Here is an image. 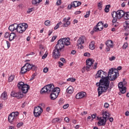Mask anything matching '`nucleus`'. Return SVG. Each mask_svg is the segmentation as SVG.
<instances>
[{"instance_id": "6", "label": "nucleus", "mask_w": 129, "mask_h": 129, "mask_svg": "<svg viewBox=\"0 0 129 129\" xmlns=\"http://www.w3.org/2000/svg\"><path fill=\"white\" fill-rule=\"evenodd\" d=\"M17 32L20 34H23L27 29H28V24L27 23H21L17 25Z\"/></svg>"}, {"instance_id": "20", "label": "nucleus", "mask_w": 129, "mask_h": 129, "mask_svg": "<svg viewBox=\"0 0 129 129\" xmlns=\"http://www.w3.org/2000/svg\"><path fill=\"white\" fill-rule=\"evenodd\" d=\"M103 71L102 70H99L97 74H96L95 78H96V79H97V78H101V74L103 73Z\"/></svg>"}, {"instance_id": "39", "label": "nucleus", "mask_w": 129, "mask_h": 129, "mask_svg": "<svg viewBox=\"0 0 129 129\" xmlns=\"http://www.w3.org/2000/svg\"><path fill=\"white\" fill-rule=\"evenodd\" d=\"M75 4H76V8H77V7H79V6H81V2L75 1Z\"/></svg>"}, {"instance_id": "17", "label": "nucleus", "mask_w": 129, "mask_h": 129, "mask_svg": "<svg viewBox=\"0 0 129 129\" xmlns=\"http://www.w3.org/2000/svg\"><path fill=\"white\" fill-rule=\"evenodd\" d=\"M43 0H32V4L36 7H38L40 5V3H42Z\"/></svg>"}, {"instance_id": "59", "label": "nucleus", "mask_w": 129, "mask_h": 129, "mask_svg": "<svg viewBox=\"0 0 129 129\" xmlns=\"http://www.w3.org/2000/svg\"><path fill=\"white\" fill-rule=\"evenodd\" d=\"M121 83H122L123 86H125V85H126V82L125 81L124 79L123 80V81L121 82Z\"/></svg>"}, {"instance_id": "64", "label": "nucleus", "mask_w": 129, "mask_h": 129, "mask_svg": "<svg viewBox=\"0 0 129 129\" xmlns=\"http://www.w3.org/2000/svg\"><path fill=\"white\" fill-rule=\"evenodd\" d=\"M72 4H70V5H68V10H71V9L72 8Z\"/></svg>"}, {"instance_id": "16", "label": "nucleus", "mask_w": 129, "mask_h": 129, "mask_svg": "<svg viewBox=\"0 0 129 129\" xmlns=\"http://www.w3.org/2000/svg\"><path fill=\"white\" fill-rule=\"evenodd\" d=\"M84 40H85V36L80 37L78 40L77 45H82V44H84Z\"/></svg>"}, {"instance_id": "51", "label": "nucleus", "mask_w": 129, "mask_h": 129, "mask_svg": "<svg viewBox=\"0 0 129 129\" xmlns=\"http://www.w3.org/2000/svg\"><path fill=\"white\" fill-rule=\"evenodd\" d=\"M92 120H93L94 118H96V113H94L91 115Z\"/></svg>"}, {"instance_id": "3", "label": "nucleus", "mask_w": 129, "mask_h": 129, "mask_svg": "<svg viewBox=\"0 0 129 129\" xmlns=\"http://www.w3.org/2000/svg\"><path fill=\"white\" fill-rule=\"evenodd\" d=\"M124 15V11L120 10L116 11H113L111 13V16L113 18L112 23H116L117 21V19L120 20V19L123 17Z\"/></svg>"}, {"instance_id": "44", "label": "nucleus", "mask_w": 129, "mask_h": 129, "mask_svg": "<svg viewBox=\"0 0 129 129\" xmlns=\"http://www.w3.org/2000/svg\"><path fill=\"white\" fill-rule=\"evenodd\" d=\"M33 11H34V8L29 9L27 10V14H31V13H32V12H33Z\"/></svg>"}, {"instance_id": "49", "label": "nucleus", "mask_w": 129, "mask_h": 129, "mask_svg": "<svg viewBox=\"0 0 129 129\" xmlns=\"http://www.w3.org/2000/svg\"><path fill=\"white\" fill-rule=\"evenodd\" d=\"M84 56L85 57H90V53L89 52H86L84 53Z\"/></svg>"}, {"instance_id": "26", "label": "nucleus", "mask_w": 129, "mask_h": 129, "mask_svg": "<svg viewBox=\"0 0 129 129\" xmlns=\"http://www.w3.org/2000/svg\"><path fill=\"white\" fill-rule=\"evenodd\" d=\"M105 44L106 45V47H113L112 41H111V40L106 41Z\"/></svg>"}, {"instance_id": "24", "label": "nucleus", "mask_w": 129, "mask_h": 129, "mask_svg": "<svg viewBox=\"0 0 129 129\" xmlns=\"http://www.w3.org/2000/svg\"><path fill=\"white\" fill-rule=\"evenodd\" d=\"M120 92L119 93V95H121V94H124V93L126 91V87H123V88H121L119 89Z\"/></svg>"}, {"instance_id": "61", "label": "nucleus", "mask_w": 129, "mask_h": 129, "mask_svg": "<svg viewBox=\"0 0 129 129\" xmlns=\"http://www.w3.org/2000/svg\"><path fill=\"white\" fill-rule=\"evenodd\" d=\"M60 61H61L62 62H63V63H66V60L65 59V58L61 57L60 58Z\"/></svg>"}, {"instance_id": "50", "label": "nucleus", "mask_w": 129, "mask_h": 129, "mask_svg": "<svg viewBox=\"0 0 129 129\" xmlns=\"http://www.w3.org/2000/svg\"><path fill=\"white\" fill-rule=\"evenodd\" d=\"M48 71H49V69H48V68H44L43 69L44 73H47V72H48Z\"/></svg>"}, {"instance_id": "4", "label": "nucleus", "mask_w": 129, "mask_h": 129, "mask_svg": "<svg viewBox=\"0 0 129 129\" xmlns=\"http://www.w3.org/2000/svg\"><path fill=\"white\" fill-rule=\"evenodd\" d=\"M96 86L98 87L97 89L98 96H100L103 92H106L107 91V88L105 86V84L103 82V80H100L99 82H97L96 84Z\"/></svg>"}, {"instance_id": "40", "label": "nucleus", "mask_w": 129, "mask_h": 129, "mask_svg": "<svg viewBox=\"0 0 129 129\" xmlns=\"http://www.w3.org/2000/svg\"><path fill=\"white\" fill-rule=\"evenodd\" d=\"M100 26L103 27V22L100 21L98 22L96 25V27H100Z\"/></svg>"}, {"instance_id": "37", "label": "nucleus", "mask_w": 129, "mask_h": 129, "mask_svg": "<svg viewBox=\"0 0 129 129\" xmlns=\"http://www.w3.org/2000/svg\"><path fill=\"white\" fill-rule=\"evenodd\" d=\"M67 80V81H71V82H75V81H76V79L73 78H70L68 79Z\"/></svg>"}, {"instance_id": "33", "label": "nucleus", "mask_w": 129, "mask_h": 129, "mask_svg": "<svg viewBox=\"0 0 129 129\" xmlns=\"http://www.w3.org/2000/svg\"><path fill=\"white\" fill-rule=\"evenodd\" d=\"M93 29H94V31H95V32H98V31H102V30H103V27H100V29L99 28L96 27V26L94 27Z\"/></svg>"}, {"instance_id": "60", "label": "nucleus", "mask_w": 129, "mask_h": 129, "mask_svg": "<svg viewBox=\"0 0 129 129\" xmlns=\"http://www.w3.org/2000/svg\"><path fill=\"white\" fill-rule=\"evenodd\" d=\"M114 86V85L113 84V82H111L110 84V86L109 85V87H111V88H113V87Z\"/></svg>"}, {"instance_id": "11", "label": "nucleus", "mask_w": 129, "mask_h": 129, "mask_svg": "<svg viewBox=\"0 0 129 129\" xmlns=\"http://www.w3.org/2000/svg\"><path fill=\"white\" fill-rule=\"evenodd\" d=\"M18 24L14 23V24L11 25L9 27V30L11 31V32H14V31L17 30V32H18Z\"/></svg>"}, {"instance_id": "45", "label": "nucleus", "mask_w": 129, "mask_h": 129, "mask_svg": "<svg viewBox=\"0 0 129 129\" xmlns=\"http://www.w3.org/2000/svg\"><path fill=\"white\" fill-rule=\"evenodd\" d=\"M50 23H51V21H50V20H46L45 21L44 24L45 26H50Z\"/></svg>"}, {"instance_id": "54", "label": "nucleus", "mask_w": 129, "mask_h": 129, "mask_svg": "<svg viewBox=\"0 0 129 129\" xmlns=\"http://www.w3.org/2000/svg\"><path fill=\"white\" fill-rule=\"evenodd\" d=\"M71 5H72V7L73 8H76V3H75V1L72 2Z\"/></svg>"}, {"instance_id": "1", "label": "nucleus", "mask_w": 129, "mask_h": 129, "mask_svg": "<svg viewBox=\"0 0 129 129\" xmlns=\"http://www.w3.org/2000/svg\"><path fill=\"white\" fill-rule=\"evenodd\" d=\"M17 87H18V89L21 91L17 92L12 91L11 93V96L16 97L17 99L23 98L24 96L23 93L26 94L29 91V89H30V86L27 84H25L23 82H19L17 84Z\"/></svg>"}, {"instance_id": "41", "label": "nucleus", "mask_w": 129, "mask_h": 129, "mask_svg": "<svg viewBox=\"0 0 129 129\" xmlns=\"http://www.w3.org/2000/svg\"><path fill=\"white\" fill-rule=\"evenodd\" d=\"M118 87L119 88V89H120V88H123V86L122 85V83H121V82H119L118 84Z\"/></svg>"}, {"instance_id": "29", "label": "nucleus", "mask_w": 129, "mask_h": 129, "mask_svg": "<svg viewBox=\"0 0 129 129\" xmlns=\"http://www.w3.org/2000/svg\"><path fill=\"white\" fill-rule=\"evenodd\" d=\"M123 18L124 20H129V12H127L126 13L124 12Z\"/></svg>"}, {"instance_id": "2", "label": "nucleus", "mask_w": 129, "mask_h": 129, "mask_svg": "<svg viewBox=\"0 0 129 129\" xmlns=\"http://www.w3.org/2000/svg\"><path fill=\"white\" fill-rule=\"evenodd\" d=\"M63 48H64L63 42H61L59 39L58 40L52 52V55L54 59H59V57L61 56L60 51H61Z\"/></svg>"}, {"instance_id": "43", "label": "nucleus", "mask_w": 129, "mask_h": 129, "mask_svg": "<svg viewBox=\"0 0 129 129\" xmlns=\"http://www.w3.org/2000/svg\"><path fill=\"white\" fill-rule=\"evenodd\" d=\"M90 16V11L86 12V14L84 16V18H87Z\"/></svg>"}, {"instance_id": "63", "label": "nucleus", "mask_w": 129, "mask_h": 129, "mask_svg": "<svg viewBox=\"0 0 129 129\" xmlns=\"http://www.w3.org/2000/svg\"><path fill=\"white\" fill-rule=\"evenodd\" d=\"M81 14V11H76L75 12V15H80Z\"/></svg>"}, {"instance_id": "46", "label": "nucleus", "mask_w": 129, "mask_h": 129, "mask_svg": "<svg viewBox=\"0 0 129 129\" xmlns=\"http://www.w3.org/2000/svg\"><path fill=\"white\" fill-rule=\"evenodd\" d=\"M127 48V42H124L123 46H122V49H126Z\"/></svg>"}, {"instance_id": "56", "label": "nucleus", "mask_w": 129, "mask_h": 129, "mask_svg": "<svg viewBox=\"0 0 129 129\" xmlns=\"http://www.w3.org/2000/svg\"><path fill=\"white\" fill-rule=\"evenodd\" d=\"M61 0H57L56 2V6H60V5H61Z\"/></svg>"}, {"instance_id": "42", "label": "nucleus", "mask_w": 129, "mask_h": 129, "mask_svg": "<svg viewBox=\"0 0 129 129\" xmlns=\"http://www.w3.org/2000/svg\"><path fill=\"white\" fill-rule=\"evenodd\" d=\"M63 103H64V99L60 98L58 101V104L61 105V104H63Z\"/></svg>"}, {"instance_id": "38", "label": "nucleus", "mask_w": 129, "mask_h": 129, "mask_svg": "<svg viewBox=\"0 0 129 129\" xmlns=\"http://www.w3.org/2000/svg\"><path fill=\"white\" fill-rule=\"evenodd\" d=\"M37 69V66L34 64H32L31 70H32V71H36Z\"/></svg>"}, {"instance_id": "23", "label": "nucleus", "mask_w": 129, "mask_h": 129, "mask_svg": "<svg viewBox=\"0 0 129 129\" xmlns=\"http://www.w3.org/2000/svg\"><path fill=\"white\" fill-rule=\"evenodd\" d=\"M97 124L99 126H101V125H105V122H104V119H101L97 123Z\"/></svg>"}, {"instance_id": "15", "label": "nucleus", "mask_w": 129, "mask_h": 129, "mask_svg": "<svg viewBox=\"0 0 129 129\" xmlns=\"http://www.w3.org/2000/svg\"><path fill=\"white\" fill-rule=\"evenodd\" d=\"M17 38V34L15 33V32H12L10 33V35L9 36V41L10 42H12L13 40L14 39H16Z\"/></svg>"}, {"instance_id": "10", "label": "nucleus", "mask_w": 129, "mask_h": 129, "mask_svg": "<svg viewBox=\"0 0 129 129\" xmlns=\"http://www.w3.org/2000/svg\"><path fill=\"white\" fill-rule=\"evenodd\" d=\"M86 67H84L83 68V69L84 70H87V71H88V69H90V67H91V65L93 64V62H94V60H93V59L89 58L86 60Z\"/></svg>"}, {"instance_id": "31", "label": "nucleus", "mask_w": 129, "mask_h": 129, "mask_svg": "<svg viewBox=\"0 0 129 129\" xmlns=\"http://www.w3.org/2000/svg\"><path fill=\"white\" fill-rule=\"evenodd\" d=\"M103 113H102V115H103V116H104V115H105V116H106V117H110V114H109V113H108V112H107L106 111H103Z\"/></svg>"}, {"instance_id": "13", "label": "nucleus", "mask_w": 129, "mask_h": 129, "mask_svg": "<svg viewBox=\"0 0 129 129\" xmlns=\"http://www.w3.org/2000/svg\"><path fill=\"white\" fill-rule=\"evenodd\" d=\"M85 95H86V93H85V92H81L76 95V98L77 99H80L81 98L85 97Z\"/></svg>"}, {"instance_id": "58", "label": "nucleus", "mask_w": 129, "mask_h": 129, "mask_svg": "<svg viewBox=\"0 0 129 129\" xmlns=\"http://www.w3.org/2000/svg\"><path fill=\"white\" fill-rule=\"evenodd\" d=\"M109 61H113V60H115V56H112L109 58Z\"/></svg>"}, {"instance_id": "9", "label": "nucleus", "mask_w": 129, "mask_h": 129, "mask_svg": "<svg viewBox=\"0 0 129 129\" xmlns=\"http://www.w3.org/2000/svg\"><path fill=\"white\" fill-rule=\"evenodd\" d=\"M60 93V88H58L56 90L52 91L51 93H50V99L51 100H55L57 97H58V95Z\"/></svg>"}, {"instance_id": "53", "label": "nucleus", "mask_w": 129, "mask_h": 129, "mask_svg": "<svg viewBox=\"0 0 129 129\" xmlns=\"http://www.w3.org/2000/svg\"><path fill=\"white\" fill-rule=\"evenodd\" d=\"M68 107H69V104H66L63 106V108H64V109H66V108H68Z\"/></svg>"}, {"instance_id": "12", "label": "nucleus", "mask_w": 129, "mask_h": 129, "mask_svg": "<svg viewBox=\"0 0 129 129\" xmlns=\"http://www.w3.org/2000/svg\"><path fill=\"white\" fill-rule=\"evenodd\" d=\"M61 42H62V44H63V45L66 46H69L71 43L69 41L70 39L69 38H61L59 39Z\"/></svg>"}, {"instance_id": "28", "label": "nucleus", "mask_w": 129, "mask_h": 129, "mask_svg": "<svg viewBox=\"0 0 129 129\" xmlns=\"http://www.w3.org/2000/svg\"><path fill=\"white\" fill-rule=\"evenodd\" d=\"M94 44H95V42H94V41L91 42L89 46L90 50H94L95 49Z\"/></svg>"}, {"instance_id": "32", "label": "nucleus", "mask_w": 129, "mask_h": 129, "mask_svg": "<svg viewBox=\"0 0 129 129\" xmlns=\"http://www.w3.org/2000/svg\"><path fill=\"white\" fill-rule=\"evenodd\" d=\"M62 121V119H60L59 118H55L52 120V122L56 123V122H61Z\"/></svg>"}, {"instance_id": "55", "label": "nucleus", "mask_w": 129, "mask_h": 129, "mask_svg": "<svg viewBox=\"0 0 129 129\" xmlns=\"http://www.w3.org/2000/svg\"><path fill=\"white\" fill-rule=\"evenodd\" d=\"M7 45V48L9 49L10 47H11V43H10V42L9 41H6Z\"/></svg>"}, {"instance_id": "36", "label": "nucleus", "mask_w": 129, "mask_h": 129, "mask_svg": "<svg viewBox=\"0 0 129 129\" xmlns=\"http://www.w3.org/2000/svg\"><path fill=\"white\" fill-rule=\"evenodd\" d=\"M69 25H70V21H67L66 23L63 24V27H65L66 28H67Z\"/></svg>"}, {"instance_id": "34", "label": "nucleus", "mask_w": 129, "mask_h": 129, "mask_svg": "<svg viewBox=\"0 0 129 129\" xmlns=\"http://www.w3.org/2000/svg\"><path fill=\"white\" fill-rule=\"evenodd\" d=\"M109 8H110V6L109 5H106L105 6V9H104V11H105V13H108V12H109Z\"/></svg>"}, {"instance_id": "18", "label": "nucleus", "mask_w": 129, "mask_h": 129, "mask_svg": "<svg viewBox=\"0 0 129 129\" xmlns=\"http://www.w3.org/2000/svg\"><path fill=\"white\" fill-rule=\"evenodd\" d=\"M28 71L26 67L24 64V66L21 69L20 73L22 75H24V74H25V73H26V72H28Z\"/></svg>"}, {"instance_id": "35", "label": "nucleus", "mask_w": 129, "mask_h": 129, "mask_svg": "<svg viewBox=\"0 0 129 129\" xmlns=\"http://www.w3.org/2000/svg\"><path fill=\"white\" fill-rule=\"evenodd\" d=\"M11 114H12V115H13L14 117H17V116L19 115V112L16 111V112H12Z\"/></svg>"}, {"instance_id": "7", "label": "nucleus", "mask_w": 129, "mask_h": 129, "mask_svg": "<svg viewBox=\"0 0 129 129\" xmlns=\"http://www.w3.org/2000/svg\"><path fill=\"white\" fill-rule=\"evenodd\" d=\"M110 75H108L107 77H103V76H102V77L101 79L103 81L104 84H105V86L106 88L108 89L109 88V84H110V82L109 81V78L111 79V76H109Z\"/></svg>"}, {"instance_id": "30", "label": "nucleus", "mask_w": 129, "mask_h": 129, "mask_svg": "<svg viewBox=\"0 0 129 129\" xmlns=\"http://www.w3.org/2000/svg\"><path fill=\"white\" fill-rule=\"evenodd\" d=\"M14 79H15V75L10 76L8 79V82H13Z\"/></svg>"}, {"instance_id": "19", "label": "nucleus", "mask_w": 129, "mask_h": 129, "mask_svg": "<svg viewBox=\"0 0 129 129\" xmlns=\"http://www.w3.org/2000/svg\"><path fill=\"white\" fill-rule=\"evenodd\" d=\"M1 98L4 100H7L8 99V93L7 92H4L2 94Z\"/></svg>"}, {"instance_id": "47", "label": "nucleus", "mask_w": 129, "mask_h": 129, "mask_svg": "<svg viewBox=\"0 0 129 129\" xmlns=\"http://www.w3.org/2000/svg\"><path fill=\"white\" fill-rule=\"evenodd\" d=\"M10 33L7 32L6 33H5V38H6V39H8V38H10Z\"/></svg>"}, {"instance_id": "21", "label": "nucleus", "mask_w": 129, "mask_h": 129, "mask_svg": "<svg viewBox=\"0 0 129 129\" xmlns=\"http://www.w3.org/2000/svg\"><path fill=\"white\" fill-rule=\"evenodd\" d=\"M119 74L118 73L114 74L113 75H111V78L110 79V81H114L117 77H118V75Z\"/></svg>"}, {"instance_id": "8", "label": "nucleus", "mask_w": 129, "mask_h": 129, "mask_svg": "<svg viewBox=\"0 0 129 129\" xmlns=\"http://www.w3.org/2000/svg\"><path fill=\"white\" fill-rule=\"evenodd\" d=\"M43 112V109L40 106H37V107H35L33 111V113L35 117H39L40 115H41V113Z\"/></svg>"}, {"instance_id": "48", "label": "nucleus", "mask_w": 129, "mask_h": 129, "mask_svg": "<svg viewBox=\"0 0 129 129\" xmlns=\"http://www.w3.org/2000/svg\"><path fill=\"white\" fill-rule=\"evenodd\" d=\"M23 125H24V123L19 122L17 124V127L20 128V127H21V126H22Z\"/></svg>"}, {"instance_id": "62", "label": "nucleus", "mask_w": 129, "mask_h": 129, "mask_svg": "<svg viewBox=\"0 0 129 129\" xmlns=\"http://www.w3.org/2000/svg\"><path fill=\"white\" fill-rule=\"evenodd\" d=\"M64 120L66 121V122H69V118L68 117H66L64 118Z\"/></svg>"}, {"instance_id": "52", "label": "nucleus", "mask_w": 129, "mask_h": 129, "mask_svg": "<svg viewBox=\"0 0 129 129\" xmlns=\"http://www.w3.org/2000/svg\"><path fill=\"white\" fill-rule=\"evenodd\" d=\"M104 106L105 108H108L109 106V104L108 103H105L104 104Z\"/></svg>"}, {"instance_id": "5", "label": "nucleus", "mask_w": 129, "mask_h": 129, "mask_svg": "<svg viewBox=\"0 0 129 129\" xmlns=\"http://www.w3.org/2000/svg\"><path fill=\"white\" fill-rule=\"evenodd\" d=\"M57 88H55V86L53 84H48L41 89L40 93H51V92H53V91L56 90Z\"/></svg>"}, {"instance_id": "14", "label": "nucleus", "mask_w": 129, "mask_h": 129, "mask_svg": "<svg viewBox=\"0 0 129 129\" xmlns=\"http://www.w3.org/2000/svg\"><path fill=\"white\" fill-rule=\"evenodd\" d=\"M115 73H117V69L113 68L110 69L108 73V75L110 76L114 75V74H115Z\"/></svg>"}, {"instance_id": "22", "label": "nucleus", "mask_w": 129, "mask_h": 129, "mask_svg": "<svg viewBox=\"0 0 129 129\" xmlns=\"http://www.w3.org/2000/svg\"><path fill=\"white\" fill-rule=\"evenodd\" d=\"M15 119V117L13 115V114L10 113L8 117V121L10 123L13 122Z\"/></svg>"}, {"instance_id": "27", "label": "nucleus", "mask_w": 129, "mask_h": 129, "mask_svg": "<svg viewBox=\"0 0 129 129\" xmlns=\"http://www.w3.org/2000/svg\"><path fill=\"white\" fill-rule=\"evenodd\" d=\"M25 67H26V69H27L28 71H30V70H31L32 69V65L30 63H26L25 64Z\"/></svg>"}, {"instance_id": "57", "label": "nucleus", "mask_w": 129, "mask_h": 129, "mask_svg": "<svg viewBox=\"0 0 129 129\" xmlns=\"http://www.w3.org/2000/svg\"><path fill=\"white\" fill-rule=\"evenodd\" d=\"M57 39V36H54L52 37L51 42H54V40H56Z\"/></svg>"}, {"instance_id": "25", "label": "nucleus", "mask_w": 129, "mask_h": 129, "mask_svg": "<svg viewBox=\"0 0 129 129\" xmlns=\"http://www.w3.org/2000/svg\"><path fill=\"white\" fill-rule=\"evenodd\" d=\"M66 91L69 94H72V93H73V87H72V86L69 87L67 89Z\"/></svg>"}]
</instances>
